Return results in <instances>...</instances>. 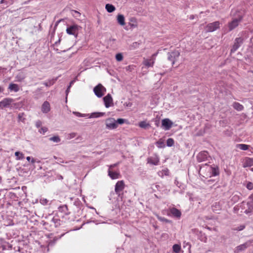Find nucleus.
<instances>
[{"label": "nucleus", "mask_w": 253, "mask_h": 253, "mask_svg": "<svg viewBox=\"0 0 253 253\" xmlns=\"http://www.w3.org/2000/svg\"><path fill=\"white\" fill-rule=\"evenodd\" d=\"M103 101L105 106L106 108H109L113 104V98L110 94H108L106 96L104 97Z\"/></svg>", "instance_id": "12"}, {"label": "nucleus", "mask_w": 253, "mask_h": 253, "mask_svg": "<svg viewBox=\"0 0 253 253\" xmlns=\"http://www.w3.org/2000/svg\"><path fill=\"white\" fill-rule=\"evenodd\" d=\"M174 144V140L172 138H169L167 140V145L169 147H171Z\"/></svg>", "instance_id": "36"}, {"label": "nucleus", "mask_w": 253, "mask_h": 253, "mask_svg": "<svg viewBox=\"0 0 253 253\" xmlns=\"http://www.w3.org/2000/svg\"><path fill=\"white\" fill-rule=\"evenodd\" d=\"M117 21L119 24L122 26H124L125 24V17L122 14H119L117 16Z\"/></svg>", "instance_id": "24"}, {"label": "nucleus", "mask_w": 253, "mask_h": 253, "mask_svg": "<svg viewBox=\"0 0 253 253\" xmlns=\"http://www.w3.org/2000/svg\"><path fill=\"white\" fill-rule=\"evenodd\" d=\"M157 54H158V53H157H157H156L153 54L151 56V58H151L153 61H154V62H155V61L156 56L157 55Z\"/></svg>", "instance_id": "50"}, {"label": "nucleus", "mask_w": 253, "mask_h": 253, "mask_svg": "<svg viewBox=\"0 0 253 253\" xmlns=\"http://www.w3.org/2000/svg\"><path fill=\"white\" fill-rule=\"evenodd\" d=\"M105 8L106 10L109 13L113 12L116 9L115 7L113 5L109 3L106 4Z\"/></svg>", "instance_id": "25"}, {"label": "nucleus", "mask_w": 253, "mask_h": 253, "mask_svg": "<svg viewBox=\"0 0 253 253\" xmlns=\"http://www.w3.org/2000/svg\"><path fill=\"white\" fill-rule=\"evenodd\" d=\"M8 89L10 91H13L17 92L19 90V87L18 84H10L8 86Z\"/></svg>", "instance_id": "23"}, {"label": "nucleus", "mask_w": 253, "mask_h": 253, "mask_svg": "<svg viewBox=\"0 0 253 253\" xmlns=\"http://www.w3.org/2000/svg\"><path fill=\"white\" fill-rule=\"evenodd\" d=\"M51 221L54 224V226L56 227L60 225V220L57 217H53Z\"/></svg>", "instance_id": "29"}, {"label": "nucleus", "mask_w": 253, "mask_h": 253, "mask_svg": "<svg viewBox=\"0 0 253 253\" xmlns=\"http://www.w3.org/2000/svg\"><path fill=\"white\" fill-rule=\"evenodd\" d=\"M26 159L27 161H30V160H31V157L29 156H28V157H27Z\"/></svg>", "instance_id": "61"}, {"label": "nucleus", "mask_w": 253, "mask_h": 253, "mask_svg": "<svg viewBox=\"0 0 253 253\" xmlns=\"http://www.w3.org/2000/svg\"><path fill=\"white\" fill-rule=\"evenodd\" d=\"M106 127L109 129H114L118 127L117 123L115 119L109 118L105 121Z\"/></svg>", "instance_id": "3"}, {"label": "nucleus", "mask_w": 253, "mask_h": 253, "mask_svg": "<svg viewBox=\"0 0 253 253\" xmlns=\"http://www.w3.org/2000/svg\"><path fill=\"white\" fill-rule=\"evenodd\" d=\"M106 91V88L101 84H99L93 88V92L94 94L98 98L102 97L104 95Z\"/></svg>", "instance_id": "1"}, {"label": "nucleus", "mask_w": 253, "mask_h": 253, "mask_svg": "<svg viewBox=\"0 0 253 253\" xmlns=\"http://www.w3.org/2000/svg\"><path fill=\"white\" fill-rule=\"evenodd\" d=\"M183 244H184V247H185L186 246H188L189 247V249H190L191 248V245L189 243V242H186L185 241L183 243Z\"/></svg>", "instance_id": "51"}, {"label": "nucleus", "mask_w": 253, "mask_h": 253, "mask_svg": "<svg viewBox=\"0 0 253 253\" xmlns=\"http://www.w3.org/2000/svg\"><path fill=\"white\" fill-rule=\"evenodd\" d=\"M108 172V175L112 179H118L120 177V174L119 171H114L110 169H109Z\"/></svg>", "instance_id": "17"}, {"label": "nucleus", "mask_w": 253, "mask_h": 253, "mask_svg": "<svg viewBox=\"0 0 253 253\" xmlns=\"http://www.w3.org/2000/svg\"><path fill=\"white\" fill-rule=\"evenodd\" d=\"M157 218L160 221L166 222H170V221L169 219H167V218H166L164 217H161V216L158 215Z\"/></svg>", "instance_id": "44"}, {"label": "nucleus", "mask_w": 253, "mask_h": 253, "mask_svg": "<svg viewBox=\"0 0 253 253\" xmlns=\"http://www.w3.org/2000/svg\"><path fill=\"white\" fill-rule=\"evenodd\" d=\"M26 78V75L23 72H20L15 77L16 81L18 82H22Z\"/></svg>", "instance_id": "22"}, {"label": "nucleus", "mask_w": 253, "mask_h": 253, "mask_svg": "<svg viewBox=\"0 0 253 253\" xmlns=\"http://www.w3.org/2000/svg\"><path fill=\"white\" fill-rule=\"evenodd\" d=\"M251 170L253 171V167L251 169Z\"/></svg>", "instance_id": "64"}, {"label": "nucleus", "mask_w": 253, "mask_h": 253, "mask_svg": "<svg viewBox=\"0 0 253 253\" xmlns=\"http://www.w3.org/2000/svg\"><path fill=\"white\" fill-rule=\"evenodd\" d=\"M154 61H153L151 58L143 59V64L147 68L153 67L154 66Z\"/></svg>", "instance_id": "20"}, {"label": "nucleus", "mask_w": 253, "mask_h": 253, "mask_svg": "<svg viewBox=\"0 0 253 253\" xmlns=\"http://www.w3.org/2000/svg\"><path fill=\"white\" fill-rule=\"evenodd\" d=\"M36 162V160L34 159V158H32V159L31 160V163L32 164H34Z\"/></svg>", "instance_id": "60"}, {"label": "nucleus", "mask_w": 253, "mask_h": 253, "mask_svg": "<svg viewBox=\"0 0 253 253\" xmlns=\"http://www.w3.org/2000/svg\"><path fill=\"white\" fill-rule=\"evenodd\" d=\"M220 23L218 21H216L209 24L207 26V30L208 32H211L215 31L219 28Z\"/></svg>", "instance_id": "10"}, {"label": "nucleus", "mask_w": 253, "mask_h": 253, "mask_svg": "<svg viewBox=\"0 0 253 253\" xmlns=\"http://www.w3.org/2000/svg\"><path fill=\"white\" fill-rule=\"evenodd\" d=\"M139 44L140 43L137 42H133L130 46V49H134L138 48L139 45Z\"/></svg>", "instance_id": "41"}, {"label": "nucleus", "mask_w": 253, "mask_h": 253, "mask_svg": "<svg viewBox=\"0 0 253 253\" xmlns=\"http://www.w3.org/2000/svg\"><path fill=\"white\" fill-rule=\"evenodd\" d=\"M18 118L19 121L24 122L25 120L24 114L23 113H19L18 116Z\"/></svg>", "instance_id": "38"}, {"label": "nucleus", "mask_w": 253, "mask_h": 253, "mask_svg": "<svg viewBox=\"0 0 253 253\" xmlns=\"http://www.w3.org/2000/svg\"><path fill=\"white\" fill-rule=\"evenodd\" d=\"M139 126L141 128H145L149 126V124L145 121H141L139 123Z\"/></svg>", "instance_id": "34"}, {"label": "nucleus", "mask_w": 253, "mask_h": 253, "mask_svg": "<svg viewBox=\"0 0 253 253\" xmlns=\"http://www.w3.org/2000/svg\"><path fill=\"white\" fill-rule=\"evenodd\" d=\"M253 211L251 210H249V209H246L244 212L246 213V214H249L250 213H251Z\"/></svg>", "instance_id": "55"}, {"label": "nucleus", "mask_w": 253, "mask_h": 253, "mask_svg": "<svg viewBox=\"0 0 253 253\" xmlns=\"http://www.w3.org/2000/svg\"><path fill=\"white\" fill-rule=\"evenodd\" d=\"M70 87H71V86H68V88H67V89H66V95H68V93L69 92V91H70Z\"/></svg>", "instance_id": "57"}, {"label": "nucleus", "mask_w": 253, "mask_h": 253, "mask_svg": "<svg viewBox=\"0 0 253 253\" xmlns=\"http://www.w3.org/2000/svg\"><path fill=\"white\" fill-rule=\"evenodd\" d=\"M156 145L159 148H163L165 146V143L162 140H159L156 143Z\"/></svg>", "instance_id": "37"}, {"label": "nucleus", "mask_w": 253, "mask_h": 253, "mask_svg": "<svg viewBox=\"0 0 253 253\" xmlns=\"http://www.w3.org/2000/svg\"><path fill=\"white\" fill-rule=\"evenodd\" d=\"M129 24H130V26L131 27H136V23L135 24H131V23H130Z\"/></svg>", "instance_id": "59"}, {"label": "nucleus", "mask_w": 253, "mask_h": 253, "mask_svg": "<svg viewBox=\"0 0 253 253\" xmlns=\"http://www.w3.org/2000/svg\"><path fill=\"white\" fill-rule=\"evenodd\" d=\"M245 228V225H241L233 229L234 230L236 231H241L244 229Z\"/></svg>", "instance_id": "45"}, {"label": "nucleus", "mask_w": 253, "mask_h": 253, "mask_svg": "<svg viewBox=\"0 0 253 253\" xmlns=\"http://www.w3.org/2000/svg\"><path fill=\"white\" fill-rule=\"evenodd\" d=\"M125 183L123 180L118 181L116 185L115 191L116 193L120 196L125 188Z\"/></svg>", "instance_id": "5"}, {"label": "nucleus", "mask_w": 253, "mask_h": 253, "mask_svg": "<svg viewBox=\"0 0 253 253\" xmlns=\"http://www.w3.org/2000/svg\"><path fill=\"white\" fill-rule=\"evenodd\" d=\"M68 210L67 206L66 205H63L59 208V211L61 212H64L67 214L66 211Z\"/></svg>", "instance_id": "35"}, {"label": "nucleus", "mask_w": 253, "mask_h": 253, "mask_svg": "<svg viewBox=\"0 0 253 253\" xmlns=\"http://www.w3.org/2000/svg\"><path fill=\"white\" fill-rule=\"evenodd\" d=\"M13 99L11 98H5L0 101V109H3L4 108L8 107L13 102Z\"/></svg>", "instance_id": "9"}, {"label": "nucleus", "mask_w": 253, "mask_h": 253, "mask_svg": "<svg viewBox=\"0 0 253 253\" xmlns=\"http://www.w3.org/2000/svg\"><path fill=\"white\" fill-rule=\"evenodd\" d=\"M169 211H170V213L173 216L177 217V218L180 217L181 213V211L179 210H178L175 208H172L171 209H170Z\"/></svg>", "instance_id": "19"}, {"label": "nucleus", "mask_w": 253, "mask_h": 253, "mask_svg": "<svg viewBox=\"0 0 253 253\" xmlns=\"http://www.w3.org/2000/svg\"><path fill=\"white\" fill-rule=\"evenodd\" d=\"M252 166H253V158L249 157L245 158L243 161V167L244 168H247Z\"/></svg>", "instance_id": "14"}, {"label": "nucleus", "mask_w": 253, "mask_h": 253, "mask_svg": "<svg viewBox=\"0 0 253 253\" xmlns=\"http://www.w3.org/2000/svg\"><path fill=\"white\" fill-rule=\"evenodd\" d=\"M73 114L78 117H85L89 115L86 114H81V113L78 112H73Z\"/></svg>", "instance_id": "39"}, {"label": "nucleus", "mask_w": 253, "mask_h": 253, "mask_svg": "<svg viewBox=\"0 0 253 253\" xmlns=\"http://www.w3.org/2000/svg\"><path fill=\"white\" fill-rule=\"evenodd\" d=\"M209 171L212 176H215L219 174V168L217 166H210L209 167Z\"/></svg>", "instance_id": "15"}, {"label": "nucleus", "mask_w": 253, "mask_h": 253, "mask_svg": "<svg viewBox=\"0 0 253 253\" xmlns=\"http://www.w3.org/2000/svg\"><path fill=\"white\" fill-rule=\"evenodd\" d=\"M49 140L55 143H58L60 141V138L58 136H54L49 138Z\"/></svg>", "instance_id": "33"}, {"label": "nucleus", "mask_w": 253, "mask_h": 253, "mask_svg": "<svg viewBox=\"0 0 253 253\" xmlns=\"http://www.w3.org/2000/svg\"><path fill=\"white\" fill-rule=\"evenodd\" d=\"M15 156L16 157V160H22L24 158V154L19 151H17L15 153Z\"/></svg>", "instance_id": "32"}, {"label": "nucleus", "mask_w": 253, "mask_h": 253, "mask_svg": "<svg viewBox=\"0 0 253 253\" xmlns=\"http://www.w3.org/2000/svg\"><path fill=\"white\" fill-rule=\"evenodd\" d=\"M242 17L239 16L238 18L234 19L230 23H229V29L230 31L232 30L235 28L241 22Z\"/></svg>", "instance_id": "11"}, {"label": "nucleus", "mask_w": 253, "mask_h": 253, "mask_svg": "<svg viewBox=\"0 0 253 253\" xmlns=\"http://www.w3.org/2000/svg\"><path fill=\"white\" fill-rule=\"evenodd\" d=\"M79 27L77 25H73L68 27L66 29V32L69 35H72L77 36Z\"/></svg>", "instance_id": "7"}, {"label": "nucleus", "mask_w": 253, "mask_h": 253, "mask_svg": "<svg viewBox=\"0 0 253 253\" xmlns=\"http://www.w3.org/2000/svg\"><path fill=\"white\" fill-rule=\"evenodd\" d=\"M119 164V163H116V164H113V165H111L109 166V169H110L112 170V169L114 168L116 166H117Z\"/></svg>", "instance_id": "53"}, {"label": "nucleus", "mask_w": 253, "mask_h": 253, "mask_svg": "<svg viewBox=\"0 0 253 253\" xmlns=\"http://www.w3.org/2000/svg\"><path fill=\"white\" fill-rule=\"evenodd\" d=\"M104 114H105V113H102V112L92 113L90 114L89 118H98V117H100L104 116Z\"/></svg>", "instance_id": "27"}, {"label": "nucleus", "mask_w": 253, "mask_h": 253, "mask_svg": "<svg viewBox=\"0 0 253 253\" xmlns=\"http://www.w3.org/2000/svg\"><path fill=\"white\" fill-rule=\"evenodd\" d=\"M159 158L156 155L147 158V163L155 166L159 165Z\"/></svg>", "instance_id": "13"}, {"label": "nucleus", "mask_w": 253, "mask_h": 253, "mask_svg": "<svg viewBox=\"0 0 253 253\" xmlns=\"http://www.w3.org/2000/svg\"><path fill=\"white\" fill-rule=\"evenodd\" d=\"M243 42V39L242 38H237L235 39L234 43L231 49V53L235 52L240 47Z\"/></svg>", "instance_id": "6"}, {"label": "nucleus", "mask_w": 253, "mask_h": 253, "mask_svg": "<svg viewBox=\"0 0 253 253\" xmlns=\"http://www.w3.org/2000/svg\"><path fill=\"white\" fill-rule=\"evenodd\" d=\"M212 211L216 213H219V211L221 210V206L219 202L214 203L211 206Z\"/></svg>", "instance_id": "21"}, {"label": "nucleus", "mask_w": 253, "mask_h": 253, "mask_svg": "<svg viewBox=\"0 0 253 253\" xmlns=\"http://www.w3.org/2000/svg\"><path fill=\"white\" fill-rule=\"evenodd\" d=\"M181 250V246L178 244H174L172 246L173 252L175 253H178Z\"/></svg>", "instance_id": "30"}, {"label": "nucleus", "mask_w": 253, "mask_h": 253, "mask_svg": "<svg viewBox=\"0 0 253 253\" xmlns=\"http://www.w3.org/2000/svg\"><path fill=\"white\" fill-rule=\"evenodd\" d=\"M41 110L43 113H47L50 110V105L48 101H44L42 105Z\"/></svg>", "instance_id": "16"}, {"label": "nucleus", "mask_w": 253, "mask_h": 253, "mask_svg": "<svg viewBox=\"0 0 253 253\" xmlns=\"http://www.w3.org/2000/svg\"><path fill=\"white\" fill-rule=\"evenodd\" d=\"M47 131V128L45 127H42L40 130L39 132L41 133L44 134Z\"/></svg>", "instance_id": "48"}, {"label": "nucleus", "mask_w": 253, "mask_h": 253, "mask_svg": "<svg viewBox=\"0 0 253 253\" xmlns=\"http://www.w3.org/2000/svg\"><path fill=\"white\" fill-rule=\"evenodd\" d=\"M40 124H41V122H37V124H36V126H40Z\"/></svg>", "instance_id": "63"}, {"label": "nucleus", "mask_w": 253, "mask_h": 253, "mask_svg": "<svg viewBox=\"0 0 253 253\" xmlns=\"http://www.w3.org/2000/svg\"><path fill=\"white\" fill-rule=\"evenodd\" d=\"M60 42V39H59L58 41L56 42L55 43H54V44L56 45H57Z\"/></svg>", "instance_id": "58"}, {"label": "nucleus", "mask_w": 253, "mask_h": 253, "mask_svg": "<svg viewBox=\"0 0 253 253\" xmlns=\"http://www.w3.org/2000/svg\"><path fill=\"white\" fill-rule=\"evenodd\" d=\"M249 246V245L247 243H245L243 244H241L237 247H236L234 253H239L243 251H244L246 249H247Z\"/></svg>", "instance_id": "18"}, {"label": "nucleus", "mask_w": 253, "mask_h": 253, "mask_svg": "<svg viewBox=\"0 0 253 253\" xmlns=\"http://www.w3.org/2000/svg\"><path fill=\"white\" fill-rule=\"evenodd\" d=\"M168 59L173 65L174 62L178 59L180 55V52L178 50H174L173 52L168 53Z\"/></svg>", "instance_id": "4"}, {"label": "nucleus", "mask_w": 253, "mask_h": 253, "mask_svg": "<svg viewBox=\"0 0 253 253\" xmlns=\"http://www.w3.org/2000/svg\"><path fill=\"white\" fill-rule=\"evenodd\" d=\"M48 201L45 198H42L40 199V203L43 205H46L47 204Z\"/></svg>", "instance_id": "47"}, {"label": "nucleus", "mask_w": 253, "mask_h": 253, "mask_svg": "<svg viewBox=\"0 0 253 253\" xmlns=\"http://www.w3.org/2000/svg\"><path fill=\"white\" fill-rule=\"evenodd\" d=\"M116 59L118 61H121L123 59V56L122 53H118L116 55Z\"/></svg>", "instance_id": "42"}, {"label": "nucleus", "mask_w": 253, "mask_h": 253, "mask_svg": "<svg viewBox=\"0 0 253 253\" xmlns=\"http://www.w3.org/2000/svg\"><path fill=\"white\" fill-rule=\"evenodd\" d=\"M246 188L249 190L253 189V183L251 182H248L247 183Z\"/></svg>", "instance_id": "43"}, {"label": "nucleus", "mask_w": 253, "mask_h": 253, "mask_svg": "<svg viewBox=\"0 0 253 253\" xmlns=\"http://www.w3.org/2000/svg\"><path fill=\"white\" fill-rule=\"evenodd\" d=\"M56 79H52L51 80H49L47 82H45L44 83H43V84L44 85H45L46 86H50L52 85H53L54 83L55 82V81H56Z\"/></svg>", "instance_id": "31"}, {"label": "nucleus", "mask_w": 253, "mask_h": 253, "mask_svg": "<svg viewBox=\"0 0 253 253\" xmlns=\"http://www.w3.org/2000/svg\"><path fill=\"white\" fill-rule=\"evenodd\" d=\"M248 209L253 211V200L249 201L247 203Z\"/></svg>", "instance_id": "40"}, {"label": "nucleus", "mask_w": 253, "mask_h": 253, "mask_svg": "<svg viewBox=\"0 0 253 253\" xmlns=\"http://www.w3.org/2000/svg\"><path fill=\"white\" fill-rule=\"evenodd\" d=\"M4 3L6 4V6H7L8 4H9V3H8L7 1L6 0H0V4H2Z\"/></svg>", "instance_id": "54"}, {"label": "nucleus", "mask_w": 253, "mask_h": 253, "mask_svg": "<svg viewBox=\"0 0 253 253\" xmlns=\"http://www.w3.org/2000/svg\"><path fill=\"white\" fill-rule=\"evenodd\" d=\"M130 21L132 22L131 24H135L136 23V19L134 18H131L130 19Z\"/></svg>", "instance_id": "56"}, {"label": "nucleus", "mask_w": 253, "mask_h": 253, "mask_svg": "<svg viewBox=\"0 0 253 253\" xmlns=\"http://www.w3.org/2000/svg\"><path fill=\"white\" fill-rule=\"evenodd\" d=\"M77 135V133L75 132H72L71 133H69L67 135V139H71L72 138H73L75 137Z\"/></svg>", "instance_id": "46"}, {"label": "nucleus", "mask_w": 253, "mask_h": 253, "mask_svg": "<svg viewBox=\"0 0 253 253\" xmlns=\"http://www.w3.org/2000/svg\"><path fill=\"white\" fill-rule=\"evenodd\" d=\"M239 199V197L238 195H234L233 197H232V200H234L235 202V201H237Z\"/></svg>", "instance_id": "52"}, {"label": "nucleus", "mask_w": 253, "mask_h": 253, "mask_svg": "<svg viewBox=\"0 0 253 253\" xmlns=\"http://www.w3.org/2000/svg\"><path fill=\"white\" fill-rule=\"evenodd\" d=\"M197 160L199 163L209 161L211 157L207 151H201L198 153L196 157Z\"/></svg>", "instance_id": "2"}, {"label": "nucleus", "mask_w": 253, "mask_h": 253, "mask_svg": "<svg viewBox=\"0 0 253 253\" xmlns=\"http://www.w3.org/2000/svg\"><path fill=\"white\" fill-rule=\"evenodd\" d=\"M233 108L237 111H240L243 110L244 107L238 102H234L233 104Z\"/></svg>", "instance_id": "26"}, {"label": "nucleus", "mask_w": 253, "mask_h": 253, "mask_svg": "<svg viewBox=\"0 0 253 253\" xmlns=\"http://www.w3.org/2000/svg\"><path fill=\"white\" fill-rule=\"evenodd\" d=\"M249 147V145L244 144H239L237 145V148L242 150H247Z\"/></svg>", "instance_id": "28"}, {"label": "nucleus", "mask_w": 253, "mask_h": 253, "mask_svg": "<svg viewBox=\"0 0 253 253\" xmlns=\"http://www.w3.org/2000/svg\"><path fill=\"white\" fill-rule=\"evenodd\" d=\"M74 82V81H71V82H70V85H69V86H71V85L73 84Z\"/></svg>", "instance_id": "62"}, {"label": "nucleus", "mask_w": 253, "mask_h": 253, "mask_svg": "<svg viewBox=\"0 0 253 253\" xmlns=\"http://www.w3.org/2000/svg\"><path fill=\"white\" fill-rule=\"evenodd\" d=\"M173 123L169 119H164L162 120V127L165 130H169L172 126Z\"/></svg>", "instance_id": "8"}, {"label": "nucleus", "mask_w": 253, "mask_h": 253, "mask_svg": "<svg viewBox=\"0 0 253 253\" xmlns=\"http://www.w3.org/2000/svg\"><path fill=\"white\" fill-rule=\"evenodd\" d=\"M125 120L124 119H118L116 121L117 125L120 124L122 125L124 123Z\"/></svg>", "instance_id": "49"}]
</instances>
